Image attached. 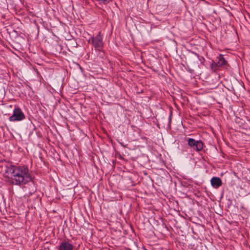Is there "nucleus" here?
Here are the masks:
<instances>
[{
	"instance_id": "obj_1",
	"label": "nucleus",
	"mask_w": 250,
	"mask_h": 250,
	"mask_svg": "<svg viewBox=\"0 0 250 250\" xmlns=\"http://www.w3.org/2000/svg\"><path fill=\"white\" fill-rule=\"evenodd\" d=\"M5 173L11 176L12 183L16 185H25L32 180L29 170L25 166H11L7 168Z\"/></svg>"
},
{
	"instance_id": "obj_2",
	"label": "nucleus",
	"mask_w": 250,
	"mask_h": 250,
	"mask_svg": "<svg viewBox=\"0 0 250 250\" xmlns=\"http://www.w3.org/2000/svg\"><path fill=\"white\" fill-rule=\"evenodd\" d=\"M88 42H91L95 49L97 50H101L104 45L101 32H99L96 36L91 37Z\"/></svg>"
},
{
	"instance_id": "obj_3",
	"label": "nucleus",
	"mask_w": 250,
	"mask_h": 250,
	"mask_svg": "<svg viewBox=\"0 0 250 250\" xmlns=\"http://www.w3.org/2000/svg\"><path fill=\"white\" fill-rule=\"evenodd\" d=\"M25 118V116L19 107L15 108L13 110V114L9 118L10 122L21 121Z\"/></svg>"
},
{
	"instance_id": "obj_4",
	"label": "nucleus",
	"mask_w": 250,
	"mask_h": 250,
	"mask_svg": "<svg viewBox=\"0 0 250 250\" xmlns=\"http://www.w3.org/2000/svg\"><path fill=\"white\" fill-rule=\"evenodd\" d=\"M188 146L196 151H200L203 148V144L201 141H195L191 138H188Z\"/></svg>"
},
{
	"instance_id": "obj_5",
	"label": "nucleus",
	"mask_w": 250,
	"mask_h": 250,
	"mask_svg": "<svg viewBox=\"0 0 250 250\" xmlns=\"http://www.w3.org/2000/svg\"><path fill=\"white\" fill-rule=\"evenodd\" d=\"M73 246L67 241H63L61 243L58 250H72Z\"/></svg>"
},
{
	"instance_id": "obj_6",
	"label": "nucleus",
	"mask_w": 250,
	"mask_h": 250,
	"mask_svg": "<svg viewBox=\"0 0 250 250\" xmlns=\"http://www.w3.org/2000/svg\"><path fill=\"white\" fill-rule=\"evenodd\" d=\"M211 184L213 187H219L222 185L221 180L218 177H213L211 179Z\"/></svg>"
},
{
	"instance_id": "obj_7",
	"label": "nucleus",
	"mask_w": 250,
	"mask_h": 250,
	"mask_svg": "<svg viewBox=\"0 0 250 250\" xmlns=\"http://www.w3.org/2000/svg\"><path fill=\"white\" fill-rule=\"evenodd\" d=\"M218 60L217 62V65L218 66H222L225 65L226 63V61L222 56H220L219 57H218Z\"/></svg>"
},
{
	"instance_id": "obj_8",
	"label": "nucleus",
	"mask_w": 250,
	"mask_h": 250,
	"mask_svg": "<svg viewBox=\"0 0 250 250\" xmlns=\"http://www.w3.org/2000/svg\"><path fill=\"white\" fill-rule=\"evenodd\" d=\"M99 3L101 5H106L111 0H98Z\"/></svg>"
},
{
	"instance_id": "obj_9",
	"label": "nucleus",
	"mask_w": 250,
	"mask_h": 250,
	"mask_svg": "<svg viewBox=\"0 0 250 250\" xmlns=\"http://www.w3.org/2000/svg\"><path fill=\"white\" fill-rule=\"evenodd\" d=\"M171 116H172V114H171V113H170V115H169V120H171Z\"/></svg>"
}]
</instances>
